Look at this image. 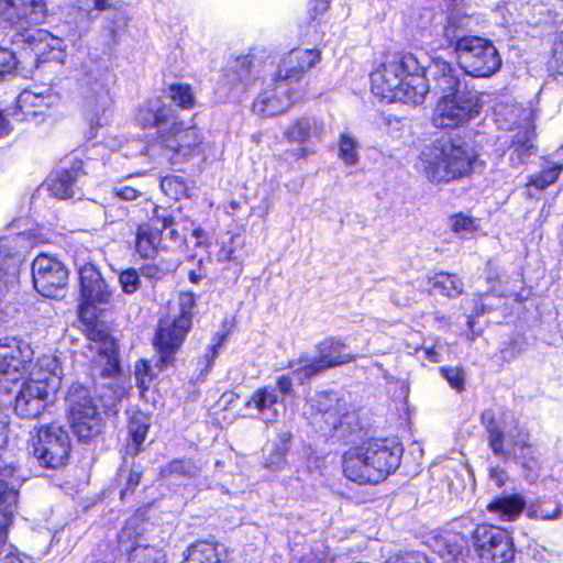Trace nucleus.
<instances>
[{
	"mask_svg": "<svg viewBox=\"0 0 563 563\" xmlns=\"http://www.w3.org/2000/svg\"><path fill=\"white\" fill-rule=\"evenodd\" d=\"M134 375L136 386L141 393L148 390L150 385L156 379V374L146 358H140L135 362Z\"/></svg>",
	"mask_w": 563,
	"mask_h": 563,
	"instance_id": "46",
	"label": "nucleus"
},
{
	"mask_svg": "<svg viewBox=\"0 0 563 563\" xmlns=\"http://www.w3.org/2000/svg\"><path fill=\"white\" fill-rule=\"evenodd\" d=\"M159 187L165 196L175 201L190 197L187 180L178 175H166L159 179Z\"/></svg>",
	"mask_w": 563,
	"mask_h": 563,
	"instance_id": "39",
	"label": "nucleus"
},
{
	"mask_svg": "<svg viewBox=\"0 0 563 563\" xmlns=\"http://www.w3.org/2000/svg\"><path fill=\"white\" fill-rule=\"evenodd\" d=\"M472 540L482 563H511L515 560L514 539L506 529L478 523L472 532Z\"/></svg>",
	"mask_w": 563,
	"mask_h": 563,
	"instance_id": "13",
	"label": "nucleus"
},
{
	"mask_svg": "<svg viewBox=\"0 0 563 563\" xmlns=\"http://www.w3.org/2000/svg\"><path fill=\"white\" fill-rule=\"evenodd\" d=\"M548 64L553 74L563 77V34L554 41Z\"/></svg>",
	"mask_w": 563,
	"mask_h": 563,
	"instance_id": "55",
	"label": "nucleus"
},
{
	"mask_svg": "<svg viewBox=\"0 0 563 563\" xmlns=\"http://www.w3.org/2000/svg\"><path fill=\"white\" fill-rule=\"evenodd\" d=\"M11 527L10 518L0 521V563H23L22 555L15 545H10L5 550Z\"/></svg>",
	"mask_w": 563,
	"mask_h": 563,
	"instance_id": "41",
	"label": "nucleus"
},
{
	"mask_svg": "<svg viewBox=\"0 0 563 563\" xmlns=\"http://www.w3.org/2000/svg\"><path fill=\"white\" fill-rule=\"evenodd\" d=\"M228 338V332H216L211 339V343L206 347L205 353L197 360L199 368V378L205 379L211 371L214 360L219 351Z\"/></svg>",
	"mask_w": 563,
	"mask_h": 563,
	"instance_id": "37",
	"label": "nucleus"
},
{
	"mask_svg": "<svg viewBox=\"0 0 563 563\" xmlns=\"http://www.w3.org/2000/svg\"><path fill=\"white\" fill-rule=\"evenodd\" d=\"M168 99L181 110H191L196 107V97L192 87L185 82H173L166 88Z\"/></svg>",
	"mask_w": 563,
	"mask_h": 563,
	"instance_id": "38",
	"label": "nucleus"
},
{
	"mask_svg": "<svg viewBox=\"0 0 563 563\" xmlns=\"http://www.w3.org/2000/svg\"><path fill=\"white\" fill-rule=\"evenodd\" d=\"M527 345L526 336L523 334H517L503 343L499 353L504 361H511L522 354Z\"/></svg>",
	"mask_w": 563,
	"mask_h": 563,
	"instance_id": "47",
	"label": "nucleus"
},
{
	"mask_svg": "<svg viewBox=\"0 0 563 563\" xmlns=\"http://www.w3.org/2000/svg\"><path fill=\"white\" fill-rule=\"evenodd\" d=\"M534 137L536 133L532 129H522L514 134L510 141V148L516 154L518 162H522L526 157L533 154Z\"/></svg>",
	"mask_w": 563,
	"mask_h": 563,
	"instance_id": "40",
	"label": "nucleus"
},
{
	"mask_svg": "<svg viewBox=\"0 0 563 563\" xmlns=\"http://www.w3.org/2000/svg\"><path fill=\"white\" fill-rule=\"evenodd\" d=\"M106 387L110 391L108 398L111 406L122 401L129 395L126 387L120 383H110ZM106 397L104 394L93 396L88 386L78 382L68 387L65 395L66 416L79 442L89 443L104 432L106 420L99 411L97 400L104 405Z\"/></svg>",
	"mask_w": 563,
	"mask_h": 563,
	"instance_id": "4",
	"label": "nucleus"
},
{
	"mask_svg": "<svg viewBox=\"0 0 563 563\" xmlns=\"http://www.w3.org/2000/svg\"><path fill=\"white\" fill-rule=\"evenodd\" d=\"M197 308V295L192 290L177 294V311L158 318L151 344L155 353V367L163 372L175 367L177 355L194 328Z\"/></svg>",
	"mask_w": 563,
	"mask_h": 563,
	"instance_id": "5",
	"label": "nucleus"
},
{
	"mask_svg": "<svg viewBox=\"0 0 563 563\" xmlns=\"http://www.w3.org/2000/svg\"><path fill=\"white\" fill-rule=\"evenodd\" d=\"M478 159L476 147L460 135L437 137L419 155L421 173L438 186L470 178Z\"/></svg>",
	"mask_w": 563,
	"mask_h": 563,
	"instance_id": "3",
	"label": "nucleus"
},
{
	"mask_svg": "<svg viewBox=\"0 0 563 563\" xmlns=\"http://www.w3.org/2000/svg\"><path fill=\"white\" fill-rule=\"evenodd\" d=\"M339 157L347 166L358 163V154L356 151L355 140L346 134H342L339 139Z\"/></svg>",
	"mask_w": 563,
	"mask_h": 563,
	"instance_id": "49",
	"label": "nucleus"
},
{
	"mask_svg": "<svg viewBox=\"0 0 563 563\" xmlns=\"http://www.w3.org/2000/svg\"><path fill=\"white\" fill-rule=\"evenodd\" d=\"M454 53L460 67L474 78H488L501 67V58L493 41L483 36H464L457 42Z\"/></svg>",
	"mask_w": 563,
	"mask_h": 563,
	"instance_id": "10",
	"label": "nucleus"
},
{
	"mask_svg": "<svg viewBox=\"0 0 563 563\" xmlns=\"http://www.w3.org/2000/svg\"><path fill=\"white\" fill-rule=\"evenodd\" d=\"M113 195L122 200L132 201V200L137 199L141 196V192H140V190H137L136 188H134L132 186L124 185V186L115 187L113 189Z\"/></svg>",
	"mask_w": 563,
	"mask_h": 563,
	"instance_id": "63",
	"label": "nucleus"
},
{
	"mask_svg": "<svg viewBox=\"0 0 563 563\" xmlns=\"http://www.w3.org/2000/svg\"><path fill=\"white\" fill-rule=\"evenodd\" d=\"M276 388L272 385H263L256 388L253 394L245 400L244 407L253 408L257 412L263 413L282 402Z\"/></svg>",
	"mask_w": 563,
	"mask_h": 563,
	"instance_id": "33",
	"label": "nucleus"
},
{
	"mask_svg": "<svg viewBox=\"0 0 563 563\" xmlns=\"http://www.w3.org/2000/svg\"><path fill=\"white\" fill-rule=\"evenodd\" d=\"M22 360L19 351H8L0 349V375L18 374L22 367Z\"/></svg>",
	"mask_w": 563,
	"mask_h": 563,
	"instance_id": "48",
	"label": "nucleus"
},
{
	"mask_svg": "<svg viewBox=\"0 0 563 563\" xmlns=\"http://www.w3.org/2000/svg\"><path fill=\"white\" fill-rule=\"evenodd\" d=\"M332 0H308L307 23L309 25H320L322 18L329 11Z\"/></svg>",
	"mask_w": 563,
	"mask_h": 563,
	"instance_id": "50",
	"label": "nucleus"
},
{
	"mask_svg": "<svg viewBox=\"0 0 563 563\" xmlns=\"http://www.w3.org/2000/svg\"><path fill=\"white\" fill-rule=\"evenodd\" d=\"M384 56L396 69L404 81H411V84L424 82L423 73L424 67L419 62L418 57L409 51H394L386 52Z\"/></svg>",
	"mask_w": 563,
	"mask_h": 563,
	"instance_id": "26",
	"label": "nucleus"
},
{
	"mask_svg": "<svg viewBox=\"0 0 563 563\" xmlns=\"http://www.w3.org/2000/svg\"><path fill=\"white\" fill-rule=\"evenodd\" d=\"M386 563H434L426 552L402 550L394 553Z\"/></svg>",
	"mask_w": 563,
	"mask_h": 563,
	"instance_id": "51",
	"label": "nucleus"
},
{
	"mask_svg": "<svg viewBox=\"0 0 563 563\" xmlns=\"http://www.w3.org/2000/svg\"><path fill=\"white\" fill-rule=\"evenodd\" d=\"M402 453V444L390 438H366L343 452V475L357 485L376 486L398 470Z\"/></svg>",
	"mask_w": 563,
	"mask_h": 563,
	"instance_id": "2",
	"label": "nucleus"
},
{
	"mask_svg": "<svg viewBox=\"0 0 563 563\" xmlns=\"http://www.w3.org/2000/svg\"><path fill=\"white\" fill-rule=\"evenodd\" d=\"M137 126L155 130L153 145L166 153L170 165L187 163L203 156V136L195 125H186L178 114L159 99L148 98L134 112Z\"/></svg>",
	"mask_w": 563,
	"mask_h": 563,
	"instance_id": "1",
	"label": "nucleus"
},
{
	"mask_svg": "<svg viewBox=\"0 0 563 563\" xmlns=\"http://www.w3.org/2000/svg\"><path fill=\"white\" fill-rule=\"evenodd\" d=\"M346 343L339 336H325L314 345L317 355L309 357L307 354L299 356L297 361H290L287 367L295 364L299 366L292 371V375L299 385L309 384L318 375L328 369L343 366L356 360V355L345 353Z\"/></svg>",
	"mask_w": 563,
	"mask_h": 563,
	"instance_id": "8",
	"label": "nucleus"
},
{
	"mask_svg": "<svg viewBox=\"0 0 563 563\" xmlns=\"http://www.w3.org/2000/svg\"><path fill=\"white\" fill-rule=\"evenodd\" d=\"M512 445L521 451H527V453L520 456L521 466L525 470H531L537 465L538 461L532 454L533 444L530 440V433L527 430H519L517 432V437L514 440Z\"/></svg>",
	"mask_w": 563,
	"mask_h": 563,
	"instance_id": "44",
	"label": "nucleus"
},
{
	"mask_svg": "<svg viewBox=\"0 0 563 563\" xmlns=\"http://www.w3.org/2000/svg\"><path fill=\"white\" fill-rule=\"evenodd\" d=\"M309 424L322 437L343 441L360 428L356 415L327 393L319 395L310 405Z\"/></svg>",
	"mask_w": 563,
	"mask_h": 563,
	"instance_id": "7",
	"label": "nucleus"
},
{
	"mask_svg": "<svg viewBox=\"0 0 563 563\" xmlns=\"http://www.w3.org/2000/svg\"><path fill=\"white\" fill-rule=\"evenodd\" d=\"M479 421L487 433V443L492 453L503 462H508L510 460V452L506 448V433L494 411H482L479 415Z\"/></svg>",
	"mask_w": 563,
	"mask_h": 563,
	"instance_id": "27",
	"label": "nucleus"
},
{
	"mask_svg": "<svg viewBox=\"0 0 563 563\" xmlns=\"http://www.w3.org/2000/svg\"><path fill=\"white\" fill-rule=\"evenodd\" d=\"M216 541L196 540L185 549L180 563H227Z\"/></svg>",
	"mask_w": 563,
	"mask_h": 563,
	"instance_id": "29",
	"label": "nucleus"
},
{
	"mask_svg": "<svg viewBox=\"0 0 563 563\" xmlns=\"http://www.w3.org/2000/svg\"><path fill=\"white\" fill-rule=\"evenodd\" d=\"M503 297L494 291L477 294L473 300L472 311L482 317L497 311L500 308Z\"/></svg>",
	"mask_w": 563,
	"mask_h": 563,
	"instance_id": "43",
	"label": "nucleus"
},
{
	"mask_svg": "<svg viewBox=\"0 0 563 563\" xmlns=\"http://www.w3.org/2000/svg\"><path fill=\"white\" fill-rule=\"evenodd\" d=\"M439 373L454 391L461 394L466 389V374L462 365L440 366Z\"/></svg>",
	"mask_w": 563,
	"mask_h": 563,
	"instance_id": "45",
	"label": "nucleus"
},
{
	"mask_svg": "<svg viewBox=\"0 0 563 563\" xmlns=\"http://www.w3.org/2000/svg\"><path fill=\"white\" fill-rule=\"evenodd\" d=\"M0 12L10 24H41L48 14L45 0H0Z\"/></svg>",
	"mask_w": 563,
	"mask_h": 563,
	"instance_id": "21",
	"label": "nucleus"
},
{
	"mask_svg": "<svg viewBox=\"0 0 563 563\" xmlns=\"http://www.w3.org/2000/svg\"><path fill=\"white\" fill-rule=\"evenodd\" d=\"M60 106L62 100L56 93L23 90L8 109V114L18 121L41 123L54 119L59 113Z\"/></svg>",
	"mask_w": 563,
	"mask_h": 563,
	"instance_id": "15",
	"label": "nucleus"
},
{
	"mask_svg": "<svg viewBox=\"0 0 563 563\" xmlns=\"http://www.w3.org/2000/svg\"><path fill=\"white\" fill-rule=\"evenodd\" d=\"M32 282L43 297L54 298L68 282V269L56 257L40 253L32 262Z\"/></svg>",
	"mask_w": 563,
	"mask_h": 563,
	"instance_id": "17",
	"label": "nucleus"
},
{
	"mask_svg": "<svg viewBox=\"0 0 563 563\" xmlns=\"http://www.w3.org/2000/svg\"><path fill=\"white\" fill-rule=\"evenodd\" d=\"M478 318V316H475V313L472 311L471 314L467 316V320H466V331L465 333L463 334L465 336V339L468 341V342H474L476 340V338H478L483 330H475V319Z\"/></svg>",
	"mask_w": 563,
	"mask_h": 563,
	"instance_id": "64",
	"label": "nucleus"
},
{
	"mask_svg": "<svg viewBox=\"0 0 563 563\" xmlns=\"http://www.w3.org/2000/svg\"><path fill=\"white\" fill-rule=\"evenodd\" d=\"M119 283L122 291L126 295L136 292L141 287L139 273L133 267L126 268L119 274Z\"/></svg>",
	"mask_w": 563,
	"mask_h": 563,
	"instance_id": "52",
	"label": "nucleus"
},
{
	"mask_svg": "<svg viewBox=\"0 0 563 563\" xmlns=\"http://www.w3.org/2000/svg\"><path fill=\"white\" fill-rule=\"evenodd\" d=\"M430 549L448 562H455L467 550V537L453 528L438 529L429 539Z\"/></svg>",
	"mask_w": 563,
	"mask_h": 563,
	"instance_id": "24",
	"label": "nucleus"
},
{
	"mask_svg": "<svg viewBox=\"0 0 563 563\" xmlns=\"http://www.w3.org/2000/svg\"><path fill=\"white\" fill-rule=\"evenodd\" d=\"M112 307L113 305L77 306V318L81 323L82 334L95 344L97 354L104 358L100 376L106 378H113L121 373L119 341L113 335L114 321L107 318Z\"/></svg>",
	"mask_w": 563,
	"mask_h": 563,
	"instance_id": "6",
	"label": "nucleus"
},
{
	"mask_svg": "<svg viewBox=\"0 0 563 563\" xmlns=\"http://www.w3.org/2000/svg\"><path fill=\"white\" fill-rule=\"evenodd\" d=\"M277 394L282 397L294 396V384L288 374L279 375L275 378V386Z\"/></svg>",
	"mask_w": 563,
	"mask_h": 563,
	"instance_id": "61",
	"label": "nucleus"
},
{
	"mask_svg": "<svg viewBox=\"0 0 563 563\" xmlns=\"http://www.w3.org/2000/svg\"><path fill=\"white\" fill-rule=\"evenodd\" d=\"M174 266H159L157 264H146L141 267V273L151 279H161L169 273H173Z\"/></svg>",
	"mask_w": 563,
	"mask_h": 563,
	"instance_id": "60",
	"label": "nucleus"
},
{
	"mask_svg": "<svg viewBox=\"0 0 563 563\" xmlns=\"http://www.w3.org/2000/svg\"><path fill=\"white\" fill-rule=\"evenodd\" d=\"M48 383L45 379H25L14 398V411L24 419H34L45 410L48 402Z\"/></svg>",
	"mask_w": 563,
	"mask_h": 563,
	"instance_id": "20",
	"label": "nucleus"
},
{
	"mask_svg": "<svg viewBox=\"0 0 563 563\" xmlns=\"http://www.w3.org/2000/svg\"><path fill=\"white\" fill-rule=\"evenodd\" d=\"M314 128V119L299 117L284 130L283 136L288 143L302 144L311 137Z\"/></svg>",
	"mask_w": 563,
	"mask_h": 563,
	"instance_id": "34",
	"label": "nucleus"
},
{
	"mask_svg": "<svg viewBox=\"0 0 563 563\" xmlns=\"http://www.w3.org/2000/svg\"><path fill=\"white\" fill-rule=\"evenodd\" d=\"M371 89L380 100L413 104L423 102L427 93V86L422 82L404 81L385 56L371 74Z\"/></svg>",
	"mask_w": 563,
	"mask_h": 563,
	"instance_id": "11",
	"label": "nucleus"
},
{
	"mask_svg": "<svg viewBox=\"0 0 563 563\" xmlns=\"http://www.w3.org/2000/svg\"><path fill=\"white\" fill-rule=\"evenodd\" d=\"M78 282L80 296L78 306H112L113 291L95 264L85 263L79 267Z\"/></svg>",
	"mask_w": 563,
	"mask_h": 563,
	"instance_id": "19",
	"label": "nucleus"
},
{
	"mask_svg": "<svg viewBox=\"0 0 563 563\" xmlns=\"http://www.w3.org/2000/svg\"><path fill=\"white\" fill-rule=\"evenodd\" d=\"M162 249V230L150 222L137 224L132 243L133 255L141 260H153Z\"/></svg>",
	"mask_w": 563,
	"mask_h": 563,
	"instance_id": "25",
	"label": "nucleus"
},
{
	"mask_svg": "<svg viewBox=\"0 0 563 563\" xmlns=\"http://www.w3.org/2000/svg\"><path fill=\"white\" fill-rule=\"evenodd\" d=\"M52 42H55V38L49 32L26 27L18 32L12 40V44L15 46L14 53L21 64L29 63L33 66H38L41 63L63 62V51Z\"/></svg>",
	"mask_w": 563,
	"mask_h": 563,
	"instance_id": "14",
	"label": "nucleus"
},
{
	"mask_svg": "<svg viewBox=\"0 0 563 563\" xmlns=\"http://www.w3.org/2000/svg\"><path fill=\"white\" fill-rule=\"evenodd\" d=\"M20 466L13 456L0 459V512L3 520L10 518L13 521L12 509L18 505L19 492L14 488V482L24 478L19 474Z\"/></svg>",
	"mask_w": 563,
	"mask_h": 563,
	"instance_id": "22",
	"label": "nucleus"
},
{
	"mask_svg": "<svg viewBox=\"0 0 563 563\" xmlns=\"http://www.w3.org/2000/svg\"><path fill=\"white\" fill-rule=\"evenodd\" d=\"M460 77L452 63L438 58L433 62L432 87L441 96L460 95Z\"/></svg>",
	"mask_w": 563,
	"mask_h": 563,
	"instance_id": "28",
	"label": "nucleus"
},
{
	"mask_svg": "<svg viewBox=\"0 0 563 563\" xmlns=\"http://www.w3.org/2000/svg\"><path fill=\"white\" fill-rule=\"evenodd\" d=\"M306 93L305 87L288 86L273 76L271 87L254 99L252 110L264 118L277 115L305 99Z\"/></svg>",
	"mask_w": 563,
	"mask_h": 563,
	"instance_id": "16",
	"label": "nucleus"
},
{
	"mask_svg": "<svg viewBox=\"0 0 563 563\" xmlns=\"http://www.w3.org/2000/svg\"><path fill=\"white\" fill-rule=\"evenodd\" d=\"M198 471L199 468L190 460L177 457L159 467L158 477L165 479L173 477L194 478Z\"/></svg>",
	"mask_w": 563,
	"mask_h": 563,
	"instance_id": "36",
	"label": "nucleus"
},
{
	"mask_svg": "<svg viewBox=\"0 0 563 563\" xmlns=\"http://www.w3.org/2000/svg\"><path fill=\"white\" fill-rule=\"evenodd\" d=\"M427 283L431 292L446 298H457L464 292V283L456 273L439 271L429 276Z\"/></svg>",
	"mask_w": 563,
	"mask_h": 563,
	"instance_id": "31",
	"label": "nucleus"
},
{
	"mask_svg": "<svg viewBox=\"0 0 563 563\" xmlns=\"http://www.w3.org/2000/svg\"><path fill=\"white\" fill-rule=\"evenodd\" d=\"M136 553L137 563H167L165 553L155 547H140Z\"/></svg>",
	"mask_w": 563,
	"mask_h": 563,
	"instance_id": "56",
	"label": "nucleus"
},
{
	"mask_svg": "<svg viewBox=\"0 0 563 563\" xmlns=\"http://www.w3.org/2000/svg\"><path fill=\"white\" fill-rule=\"evenodd\" d=\"M482 109V96L473 90H463L455 96H440L432 109L430 122L440 131L459 130L475 120Z\"/></svg>",
	"mask_w": 563,
	"mask_h": 563,
	"instance_id": "9",
	"label": "nucleus"
},
{
	"mask_svg": "<svg viewBox=\"0 0 563 563\" xmlns=\"http://www.w3.org/2000/svg\"><path fill=\"white\" fill-rule=\"evenodd\" d=\"M236 250L235 235H231L227 241L221 242L219 250L216 253V260L219 263H228L234 258Z\"/></svg>",
	"mask_w": 563,
	"mask_h": 563,
	"instance_id": "58",
	"label": "nucleus"
},
{
	"mask_svg": "<svg viewBox=\"0 0 563 563\" xmlns=\"http://www.w3.org/2000/svg\"><path fill=\"white\" fill-rule=\"evenodd\" d=\"M321 60V52L317 48H294L280 60L274 75L288 86L305 87L303 76Z\"/></svg>",
	"mask_w": 563,
	"mask_h": 563,
	"instance_id": "18",
	"label": "nucleus"
},
{
	"mask_svg": "<svg viewBox=\"0 0 563 563\" xmlns=\"http://www.w3.org/2000/svg\"><path fill=\"white\" fill-rule=\"evenodd\" d=\"M562 169L563 166L561 164L548 166L529 176L526 183V187H533L538 190H544L559 179Z\"/></svg>",
	"mask_w": 563,
	"mask_h": 563,
	"instance_id": "42",
	"label": "nucleus"
},
{
	"mask_svg": "<svg viewBox=\"0 0 563 563\" xmlns=\"http://www.w3.org/2000/svg\"><path fill=\"white\" fill-rule=\"evenodd\" d=\"M151 423L148 418L141 411L135 410L129 415L126 421V449L132 455L142 451V444L145 441Z\"/></svg>",
	"mask_w": 563,
	"mask_h": 563,
	"instance_id": "30",
	"label": "nucleus"
},
{
	"mask_svg": "<svg viewBox=\"0 0 563 563\" xmlns=\"http://www.w3.org/2000/svg\"><path fill=\"white\" fill-rule=\"evenodd\" d=\"M467 31V15L451 13L446 16L445 23L442 30V36L448 42L449 47L455 51L457 42L466 36L464 34Z\"/></svg>",
	"mask_w": 563,
	"mask_h": 563,
	"instance_id": "35",
	"label": "nucleus"
},
{
	"mask_svg": "<svg viewBox=\"0 0 563 563\" xmlns=\"http://www.w3.org/2000/svg\"><path fill=\"white\" fill-rule=\"evenodd\" d=\"M291 438L292 435L289 431H285L278 434V443L274 445L271 452L272 463L279 464L285 462L289 452Z\"/></svg>",
	"mask_w": 563,
	"mask_h": 563,
	"instance_id": "53",
	"label": "nucleus"
},
{
	"mask_svg": "<svg viewBox=\"0 0 563 563\" xmlns=\"http://www.w3.org/2000/svg\"><path fill=\"white\" fill-rule=\"evenodd\" d=\"M32 445L40 465L52 470L65 466L73 449L68 431L55 421L35 428Z\"/></svg>",
	"mask_w": 563,
	"mask_h": 563,
	"instance_id": "12",
	"label": "nucleus"
},
{
	"mask_svg": "<svg viewBox=\"0 0 563 563\" xmlns=\"http://www.w3.org/2000/svg\"><path fill=\"white\" fill-rule=\"evenodd\" d=\"M19 64H21V60L18 58L16 53L7 48H0V77L15 71Z\"/></svg>",
	"mask_w": 563,
	"mask_h": 563,
	"instance_id": "57",
	"label": "nucleus"
},
{
	"mask_svg": "<svg viewBox=\"0 0 563 563\" xmlns=\"http://www.w3.org/2000/svg\"><path fill=\"white\" fill-rule=\"evenodd\" d=\"M84 175H86L84 162L79 158H74L67 166H60L48 175L45 181L47 190L58 199L73 198L76 181Z\"/></svg>",
	"mask_w": 563,
	"mask_h": 563,
	"instance_id": "23",
	"label": "nucleus"
},
{
	"mask_svg": "<svg viewBox=\"0 0 563 563\" xmlns=\"http://www.w3.org/2000/svg\"><path fill=\"white\" fill-rule=\"evenodd\" d=\"M527 515L529 518L536 519V520H543V521L544 520H553V519H558L561 517L562 508H561L560 504H556L555 507L553 508V510H551V511L544 510L541 507L536 508V509L529 508L527 511Z\"/></svg>",
	"mask_w": 563,
	"mask_h": 563,
	"instance_id": "59",
	"label": "nucleus"
},
{
	"mask_svg": "<svg viewBox=\"0 0 563 563\" xmlns=\"http://www.w3.org/2000/svg\"><path fill=\"white\" fill-rule=\"evenodd\" d=\"M526 501L520 494L498 496L486 506L489 512L496 514L501 521H515L525 510Z\"/></svg>",
	"mask_w": 563,
	"mask_h": 563,
	"instance_id": "32",
	"label": "nucleus"
},
{
	"mask_svg": "<svg viewBox=\"0 0 563 563\" xmlns=\"http://www.w3.org/2000/svg\"><path fill=\"white\" fill-rule=\"evenodd\" d=\"M142 478V472L131 471L126 477L125 486L120 492V499L123 500L126 494H133Z\"/></svg>",
	"mask_w": 563,
	"mask_h": 563,
	"instance_id": "62",
	"label": "nucleus"
},
{
	"mask_svg": "<svg viewBox=\"0 0 563 563\" xmlns=\"http://www.w3.org/2000/svg\"><path fill=\"white\" fill-rule=\"evenodd\" d=\"M451 220V230L454 233L461 232H473L478 229V224L475 219L471 216H467L463 212L453 213L450 217Z\"/></svg>",
	"mask_w": 563,
	"mask_h": 563,
	"instance_id": "54",
	"label": "nucleus"
}]
</instances>
